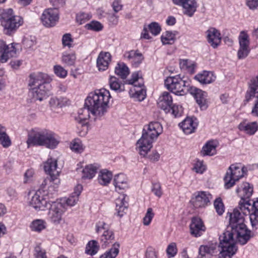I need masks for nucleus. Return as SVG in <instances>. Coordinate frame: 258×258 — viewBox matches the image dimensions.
Here are the masks:
<instances>
[{
    "label": "nucleus",
    "instance_id": "nucleus-15",
    "mask_svg": "<svg viewBox=\"0 0 258 258\" xmlns=\"http://www.w3.org/2000/svg\"><path fill=\"white\" fill-rule=\"evenodd\" d=\"M140 79L138 73H134L132 75V78L126 81L128 84L134 85L135 95L139 101L143 100L146 95V91L144 89V85L142 83H138Z\"/></svg>",
    "mask_w": 258,
    "mask_h": 258
},
{
    "label": "nucleus",
    "instance_id": "nucleus-42",
    "mask_svg": "<svg viewBox=\"0 0 258 258\" xmlns=\"http://www.w3.org/2000/svg\"><path fill=\"white\" fill-rule=\"evenodd\" d=\"M109 86L111 90L121 92L124 90L121 88V84L118 79L114 76H111L109 79Z\"/></svg>",
    "mask_w": 258,
    "mask_h": 258
},
{
    "label": "nucleus",
    "instance_id": "nucleus-63",
    "mask_svg": "<svg viewBox=\"0 0 258 258\" xmlns=\"http://www.w3.org/2000/svg\"><path fill=\"white\" fill-rule=\"evenodd\" d=\"M146 258H157L156 251L152 248H148L146 252Z\"/></svg>",
    "mask_w": 258,
    "mask_h": 258
},
{
    "label": "nucleus",
    "instance_id": "nucleus-19",
    "mask_svg": "<svg viewBox=\"0 0 258 258\" xmlns=\"http://www.w3.org/2000/svg\"><path fill=\"white\" fill-rule=\"evenodd\" d=\"M207 38L208 43L214 48H217L221 41V34L216 28H210L207 31Z\"/></svg>",
    "mask_w": 258,
    "mask_h": 258
},
{
    "label": "nucleus",
    "instance_id": "nucleus-14",
    "mask_svg": "<svg viewBox=\"0 0 258 258\" xmlns=\"http://www.w3.org/2000/svg\"><path fill=\"white\" fill-rule=\"evenodd\" d=\"M58 19V12L56 9H46L41 17V22L46 27H51L55 26Z\"/></svg>",
    "mask_w": 258,
    "mask_h": 258
},
{
    "label": "nucleus",
    "instance_id": "nucleus-26",
    "mask_svg": "<svg viewBox=\"0 0 258 258\" xmlns=\"http://www.w3.org/2000/svg\"><path fill=\"white\" fill-rule=\"evenodd\" d=\"M125 196L123 195L119 196L115 200V211L117 216L122 217L127 210L128 203L125 201Z\"/></svg>",
    "mask_w": 258,
    "mask_h": 258
},
{
    "label": "nucleus",
    "instance_id": "nucleus-57",
    "mask_svg": "<svg viewBox=\"0 0 258 258\" xmlns=\"http://www.w3.org/2000/svg\"><path fill=\"white\" fill-rule=\"evenodd\" d=\"M152 191L155 195L160 197L162 195L161 185L159 183H155L152 185Z\"/></svg>",
    "mask_w": 258,
    "mask_h": 258
},
{
    "label": "nucleus",
    "instance_id": "nucleus-5",
    "mask_svg": "<svg viewBox=\"0 0 258 258\" xmlns=\"http://www.w3.org/2000/svg\"><path fill=\"white\" fill-rule=\"evenodd\" d=\"M161 124L157 121L151 122L144 126L142 137L137 142V147L141 155L145 156L152 147L153 142L162 133Z\"/></svg>",
    "mask_w": 258,
    "mask_h": 258
},
{
    "label": "nucleus",
    "instance_id": "nucleus-59",
    "mask_svg": "<svg viewBox=\"0 0 258 258\" xmlns=\"http://www.w3.org/2000/svg\"><path fill=\"white\" fill-rule=\"evenodd\" d=\"M34 171L33 169H30L27 170L24 174V183H27L31 180L34 175Z\"/></svg>",
    "mask_w": 258,
    "mask_h": 258
},
{
    "label": "nucleus",
    "instance_id": "nucleus-21",
    "mask_svg": "<svg viewBox=\"0 0 258 258\" xmlns=\"http://www.w3.org/2000/svg\"><path fill=\"white\" fill-rule=\"evenodd\" d=\"M111 60V55L108 52L101 51L97 59V66L100 71L106 70Z\"/></svg>",
    "mask_w": 258,
    "mask_h": 258
},
{
    "label": "nucleus",
    "instance_id": "nucleus-55",
    "mask_svg": "<svg viewBox=\"0 0 258 258\" xmlns=\"http://www.w3.org/2000/svg\"><path fill=\"white\" fill-rule=\"evenodd\" d=\"M34 255L35 258H47L45 250L39 246L35 248Z\"/></svg>",
    "mask_w": 258,
    "mask_h": 258
},
{
    "label": "nucleus",
    "instance_id": "nucleus-58",
    "mask_svg": "<svg viewBox=\"0 0 258 258\" xmlns=\"http://www.w3.org/2000/svg\"><path fill=\"white\" fill-rule=\"evenodd\" d=\"M96 230L97 233L101 232L102 231L109 230V226L103 221H99L96 224Z\"/></svg>",
    "mask_w": 258,
    "mask_h": 258
},
{
    "label": "nucleus",
    "instance_id": "nucleus-22",
    "mask_svg": "<svg viewBox=\"0 0 258 258\" xmlns=\"http://www.w3.org/2000/svg\"><path fill=\"white\" fill-rule=\"evenodd\" d=\"M191 234L195 237L200 236L205 230V227L201 218L194 217L190 225Z\"/></svg>",
    "mask_w": 258,
    "mask_h": 258
},
{
    "label": "nucleus",
    "instance_id": "nucleus-28",
    "mask_svg": "<svg viewBox=\"0 0 258 258\" xmlns=\"http://www.w3.org/2000/svg\"><path fill=\"white\" fill-rule=\"evenodd\" d=\"M195 79L203 84H210L216 79V76L212 72L204 71L194 77Z\"/></svg>",
    "mask_w": 258,
    "mask_h": 258
},
{
    "label": "nucleus",
    "instance_id": "nucleus-39",
    "mask_svg": "<svg viewBox=\"0 0 258 258\" xmlns=\"http://www.w3.org/2000/svg\"><path fill=\"white\" fill-rule=\"evenodd\" d=\"M76 60V56L75 53L64 52L61 57V61L68 66H74Z\"/></svg>",
    "mask_w": 258,
    "mask_h": 258
},
{
    "label": "nucleus",
    "instance_id": "nucleus-25",
    "mask_svg": "<svg viewBox=\"0 0 258 258\" xmlns=\"http://www.w3.org/2000/svg\"><path fill=\"white\" fill-rule=\"evenodd\" d=\"M124 57L126 58L135 67H138L144 59V56L142 53L138 50H131L124 54Z\"/></svg>",
    "mask_w": 258,
    "mask_h": 258
},
{
    "label": "nucleus",
    "instance_id": "nucleus-3",
    "mask_svg": "<svg viewBox=\"0 0 258 258\" xmlns=\"http://www.w3.org/2000/svg\"><path fill=\"white\" fill-rule=\"evenodd\" d=\"M57 190L38 189L28 201L29 205L37 211L48 210V219L55 225L60 223L62 215L66 211L64 204L54 201Z\"/></svg>",
    "mask_w": 258,
    "mask_h": 258
},
{
    "label": "nucleus",
    "instance_id": "nucleus-44",
    "mask_svg": "<svg viewBox=\"0 0 258 258\" xmlns=\"http://www.w3.org/2000/svg\"><path fill=\"white\" fill-rule=\"evenodd\" d=\"M11 140L7 132L0 135V144L5 148H7L11 145Z\"/></svg>",
    "mask_w": 258,
    "mask_h": 258
},
{
    "label": "nucleus",
    "instance_id": "nucleus-30",
    "mask_svg": "<svg viewBox=\"0 0 258 258\" xmlns=\"http://www.w3.org/2000/svg\"><path fill=\"white\" fill-rule=\"evenodd\" d=\"M217 143L216 141L211 140L207 142L203 147L201 151L202 156H213L216 154Z\"/></svg>",
    "mask_w": 258,
    "mask_h": 258
},
{
    "label": "nucleus",
    "instance_id": "nucleus-56",
    "mask_svg": "<svg viewBox=\"0 0 258 258\" xmlns=\"http://www.w3.org/2000/svg\"><path fill=\"white\" fill-rule=\"evenodd\" d=\"M170 109L172 110V114L175 116L178 117L181 115L183 113L182 107L180 105H171Z\"/></svg>",
    "mask_w": 258,
    "mask_h": 258
},
{
    "label": "nucleus",
    "instance_id": "nucleus-48",
    "mask_svg": "<svg viewBox=\"0 0 258 258\" xmlns=\"http://www.w3.org/2000/svg\"><path fill=\"white\" fill-rule=\"evenodd\" d=\"M70 148L73 151L81 153L84 151L82 143L79 140H74L71 144Z\"/></svg>",
    "mask_w": 258,
    "mask_h": 258
},
{
    "label": "nucleus",
    "instance_id": "nucleus-38",
    "mask_svg": "<svg viewBox=\"0 0 258 258\" xmlns=\"http://www.w3.org/2000/svg\"><path fill=\"white\" fill-rule=\"evenodd\" d=\"M179 66L181 69L184 70L190 74L195 73L196 64L192 61L188 59L181 60L179 62Z\"/></svg>",
    "mask_w": 258,
    "mask_h": 258
},
{
    "label": "nucleus",
    "instance_id": "nucleus-1",
    "mask_svg": "<svg viewBox=\"0 0 258 258\" xmlns=\"http://www.w3.org/2000/svg\"><path fill=\"white\" fill-rule=\"evenodd\" d=\"M229 214V226L219 238V246L221 248L219 258H231L236 253L237 248L234 237L241 245L246 244L251 237V231L244 223L243 214L236 209Z\"/></svg>",
    "mask_w": 258,
    "mask_h": 258
},
{
    "label": "nucleus",
    "instance_id": "nucleus-36",
    "mask_svg": "<svg viewBox=\"0 0 258 258\" xmlns=\"http://www.w3.org/2000/svg\"><path fill=\"white\" fill-rule=\"evenodd\" d=\"M97 168L94 165L86 166L82 171L83 178H92L97 172Z\"/></svg>",
    "mask_w": 258,
    "mask_h": 258
},
{
    "label": "nucleus",
    "instance_id": "nucleus-12",
    "mask_svg": "<svg viewBox=\"0 0 258 258\" xmlns=\"http://www.w3.org/2000/svg\"><path fill=\"white\" fill-rule=\"evenodd\" d=\"M18 44L12 43L7 44L5 41L0 40V61L2 63L7 62L10 58L17 55Z\"/></svg>",
    "mask_w": 258,
    "mask_h": 258
},
{
    "label": "nucleus",
    "instance_id": "nucleus-45",
    "mask_svg": "<svg viewBox=\"0 0 258 258\" xmlns=\"http://www.w3.org/2000/svg\"><path fill=\"white\" fill-rule=\"evenodd\" d=\"M148 28L150 32L154 36L158 35L161 31V28L160 25L155 22L151 23L148 25Z\"/></svg>",
    "mask_w": 258,
    "mask_h": 258
},
{
    "label": "nucleus",
    "instance_id": "nucleus-64",
    "mask_svg": "<svg viewBox=\"0 0 258 258\" xmlns=\"http://www.w3.org/2000/svg\"><path fill=\"white\" fill-rule=\"evenodd\" d=\"M7 194L9 196L11 200L16 198L17 196V194L15 189L11 187H9L7 189Z\"/></svg>",
    "mask_w": 258,
    "mask_h": 258
},
{
    "label": "nucleus",
    "instance_id": "nucleus-40",
    "mask_svg": "<svg viewBox=\"0 0 258 258\" xmlns=\"http://www.w3.org/2000/svg\"><path fill=\"white\" fill-rule=\"evenodd\" d=\"M119 244L114 243L112 247L103 254L100 256V258H115L119 253Z\"/></svg>",
    "mask_w": 258,
    "mask_h": 258
},
{
    "label": "nucleus",
    "instance_id": "nucleus-27",
    "mask_svg": "<svg viewBox=\"0 0 258 258\" xmlns=\"http://www.w3.org/2000/svg\"><path fill=\"white\" fill-rule=\"evenodd\" d=\"M179 126L185 134H190L195 132L198 124L193 118L187 117L179 124Z\"/></svg>",
    "mask_w": 258,
    "mask_h": 258
},
{
    "label": "nucleus",
    "instance_id": "nucleus-6",
    "mask_svg": "<svg viewBox=\"0 0 258 258\" xmlns=\"http://www.w3.org/2000/svg\"><path fill=\"white\" fill-rule=\"evenodd\" d=\"M59 137L51 131L43 130L33 131L28 136L27 143L31 145L44 146L50 149L55 148L59 142Z\"/></svg>",
    "mask_w": 258,
    "mask_h": 258
},
{
    "label": "nucleus",
    "instance_id": "nucleus-11",
    "mask_svg": "<svg viewBox=\"0 0 258 258\" xmlns=\"http://www.w3.org/2000/svg\"><path fill=\"white\" fill-rule=\"evenodd\" d=\"M236 192L241 198L238 207L241 212H244L250 206L249 198L253 193V186L248 182H244L237 188Z\"/></svg>",
    "mask_w": 258,
    "mask_h": 258
},
{
    "label": "nucleus",
    "instance_id": "nucleus-37",
    "mask_svg": "<svg viewBox=\"0 0 258 258\" xmlns=\"http://www.w3.org/2000/svg\"><path fill=\"white\" fill-rule=\"evenodd\" d=\"M99 249V245L96 240H92L88 242L87 243L85 252L90 255H95Z\"/></svg>",
    "mask_w": 258,
    "mask_h": 258
},
{
    "label": "nucleus",
    "instance_id": "nucleus-61",
    "mask_svg": "<svg viewBox=\"0 0 258 258\" xmlns=\"http://www.w3.org/2000/svg\"><path fill=\"white\" fill-rule=\"evenodd\" d=\"M112 8L114 11L117 13L122 8V5L120 0H115L112 3Z\"/></svg>",
    "mask_w": 258,
    "mask_h": 258
},
{
    "label": "nucleus",
    "instance_id": "nucleus-60",
    "mask_svg": "<svg viewBox=\"0 0 258 258\" xmlns=\"http://www.w3.org/2000/svg\"><path fill=\"white\" fill-rule=\"evenodd\" d=\"M246 4L250 10H255L258 7V0H246Z\"/></svg>",
    "mask_w": 258,
    "mask_h": 258
},
{
    "label": "nucleus",
    "instance_id": "nucleus-16",
    "mask_svg": "<svg viewBox=\"0 0 258 258\" xmlns=\"http://www.w3.org/2000/svg\"><path fill=\"white\" fill-rule=\"evenodd\" d=\"M212 198V195L208 192L197 191L194 195L191 202L196 208H204L208 205Z\"/></svg>",
    "mask_w": 258,
    "mask_h": 258
},
{
    "label": "nucleus",
    "instance_id": "nucleus-46",
    "mask_svg": "<svg viewBox=\"0 0 258 258\" xmlns=\"http://www.w3.org/2000/svg\"><path fill=\"white\" fill-rule=\"evenodd\" d=\"M154 216V213L153 211V209L151 208H149L147 209L145 216L143 218V224L145 226H148L150 225Z\"/></svg>",
    "mask_w": 258,
    "mask_h": 258
},
{
    "label": "nucleus",
    "instance_id": "nucleus-41",
    "mask_svg": "<svg viewBox=\"0 0 258 258\" xmlns=\"http://www.w3.org/2000/svg\"><path fill=\"white\" fill-rule=\"evenodd\" d=\"M175 35L171 31H166L161 37V40L163 44H171L173 43Z\"/></svg>",
    "mask_w": 258,
    "mask_h": 258
},
{
    "label": "nucleus",
    "instance_id": "nucleus-23",
    "mask_svg": "<svg viewBox=\"0 0 258 258\" xmlns=\"http://www.w3.org/2000/svg\"><path fill=\"white\" fill-rule=\"evenodd\" d=\"M172 101L170 94L167 92H164L159 98L158 107L165 111H168L172 104Z\"/></svg>",
    "mask_w": 258,
    "mask_h": 258
},
{
    "label": "nucleus",
    "instance_id": "nucleus-24",
    "mask_svg": "<svg viewBox=\"0 0 258 258\" xmlns=\"http://www.w3.org/2000/svg\"><path fill=\"white\" fill-rule=\"evenodd\" d=\"M113 185L116 191L122 192L123 190L128 188V183L125 175L122 173L116 175L113 179Z\"/></svg>",
    "mask_w": 258,
    "mask_h": 258
},
{
    "label": "nucleus",
    "instance_id": "nucleus-35",
    "mask_svg": "<svg viewBox=\"0 0 258 258\" xmlns=\"http://www.w3.org/2000/svg\"><path fill=\"white\" fill-rule=\"evenodd\" d=\"M115 73L121 78L125 79L129 75L130 71L128 67L123 62L118 63L115 68Z\"/></svg>",
    "mask_w": 258,
    "mask_h": 258
},
{
    "label": "nucleus",
    "instance_id": "nucleus-52",
    "mask_svg": "<svg viewBox=\"0 0 258 258\" xmlns=\"http://www.w3.org/2000/svg\"><path fill=\"white\" fill-rule=\"evenodd\" d=\"M193 170L197 173H203L206 170V167L203 164V161L198 160L195 164Z\"/></svg>",
    "mask_w": 258,
    "mask_h": 258
},
{
    "label": "nucleus",
    "instance_id": "nucleus-9",
    "mask_svg": "<svg viewBox=\"0 0 258 258\" xmlns=\"http://www.w3.org/2000/svg\"><path fill=\"white\" fill-rule=\"evenodd\" d=\"M166 88L177 95H184L188 92L189 84L180 75L169 76L164 81Z\"/></svg>",
    "mask_w": 258,
    "mask_h": 258
},
{
    "label": "nucleus",
    "instance_id": "nucleus-49",
    "mask_svg": "<svg viewBox=\"0 0 258 258\" xmlns=\"http://www.w3.org/2000/svg\"><path fill=\"white\" fill-rule=\"evenodd\" d=\"M54 72L57 76L61 78L66 77L68 72L60 65H55L53 67Z\"/></svg>",
    "mask_w": 258,
    "mask_h": 258
},
{
    "label": "nucleus",
    "instance_id": "nucleus-31",
    "mask_svg": "<svg viewBox=\"0 0 258 258\" xmlns=\"http://www.w3.org/2000/svg\"><path fill=\"white\" fill-rule=\"evenodd\" d=\"M82 186L80 184H78L75 187L74 192L65 200L66 204L70 206H74L79 201V196L82 192Z\"/></svg>",
    "mask_w": 258,
    "mask_h": 258
},
{
    "label": "nucleus",
    "instance_id": "nucleus-50",
    "mask_svg": "<svg viewBox=\"0 0 258 258\" xmlns=\"http://www.w3.org/2000/svg\"><path fill=\"white\" fill-rule=\"evenodd\" d=\"M215 209L218 215H221L224 212V206L221 198L215 200L214 203Z\"/></svg>",
    "mask_w": 258,
    "mask_h": 258
},
{
    "label": "nucleus",
    "instance_id": "nucleus-43",
    "mask_svg": "<svg viewBox=\"0 0 258 258\" xmlns=\"http://www.w3.org/2000/svg\"><path fill=\"white\" fill-rule=\"evenodd\" d=\"M46 228V222L41 219H37L33 221L31 225L32 231L40 232Z\"/></svg>",
    "mask_w": 258,
    "mask_h": 258
},
{
    "label": "nucleus",
    "instance_id": "nucleus-2",
    "mask_svg": "<svg viewBox=\"0 0 258 258\" xmlns=\"http://www.w3.org/2000/svg\"><path fill=\"white\" fill-rule=\"evenodd\" d=\"M110 98L109 91L105 89L90 93L85 99L84 108L79 111V123L87 128L88 118L96 120L104 118L109 108Z\"/></svg>",
    "mask_w": 258,
    "mask_h": 258
},
{
    "label": "nucleus",
    "instance_id": "nucleus-51",
    "mask_svg": "<svg viewBox=\"0 0 258 258\" xmlns=\"http://www.w3.org/2000/svg\"><path fill=\"white\" fill-rule=\"evenodd\" d=\"M166 252L168 257H174L177 252L176 243L172 242L169 244L166 249Z\"/></svg>",
    "mask_w": 258,
    "mask_h": 258
},
{
    "label": "nucleus",
    "instance_id": "nucleus-34",
    "mask_svg": "<svg viewBox=\"0 0 258 258\" xmlns=\"http://www.w3.org/2000/svg\"><path fill=\"white\" fill-rule=\"evenodd\" d=\"M215 250L214 246L201 245L199 248L198 258H208L213 254Z\"/></svg>",
    "mask_w": 258,
    "mask_h": 258
},
{
    "label": "nucleus",
    "instance_id": "nucleus-18",
    "mask_svg": "<svg viewBox=\"0 0 258 258\" xmlns=\"http://www.w3.org/2000/svg\"><path fill=\"white\" fill-rule=\"evenodd\" d=\"M188 92L196 100L197 103L202 109H206L207 107V93L195 87H190Z\"/></svg>",
    "mask_w": 258,
    "mask_h": 258
},
{
    "label": "nucleus",
    "instance_id": "nucleus-29",
    "mask_svg": "<svg viewBox=\"0 0 258 258\" xmlns=\"http://www.w3.org/2000/svg\"><path fill=\"white\" fill-rule=\"evenodd\" d=\"M238 128L247 134L252 135L257 131L258 124L255 121L248 122L244 120L239 124Z\"/></svg>",
    "mask_w": 258,
    "mask_h": 258
},
{
    "label": "nucleus",
    "instance_id": "nucleus-13",
    "mask_svg": "<svg viewBox=\"0 0 258 258\" xmlns=\"http://www.w3.org/2000/svg\"><path fill=\"white\" fill-rule=\"evenodd\" d=\"M238 40L239 48L237 51V57L239 59H242L248 56L250 51L249 36L245 31L240 32Z\"/></svg>",
    "mask_w": 258,
    "mask_h": 258
},
{
    "label": "nucleus",
    "instance_id": "nucleus-20",
    "mask_svg": "<svg viewBox=\"0 0 258 258\" xmlns=\"http://www.w3.org/2000/svg\"><path fill=\"white\" fill-rule=\"evenodd\" d=\"M242 212L244 215H249L252 227L256 226L258 224V198L253 202L252 206L250 205L247 209Z\"/></svg>",
    "mask_w": 258,
    "mask_h": 258
},
{
    "label": "nucleus",
    "instance_id": "nucleus-10",
    "mask_svg": "<svg viewBox=\"0 0 258 258\" xmlns=\"http://www.w3.org/2000/svg\"><path fill=\"white\" fill-rule=\"evenodd\" d=\"M245 168L237 164H232L228 168L224 178V186L227 189L232 187L235 182L244 176Z\"/></svg>",
    "mask_w": 258,
    "mask_h": 258
},
{
    "label": "nucleus",
    "instance_id": "nucleus-54",
    "mask_svg": "<svg viewBox=\"0 0 258 258\" xmlns=\"http://www.w3.org/2000/svg\"><path fill=\"white\" fill-rule=\"evenodd\" d=\"M49 104L52 107H61L64 105L62 98L56 97L51 98L49 101Z\"/></svg>",
    "mask_w": 258,
    "mask_h": 258
},
{
    "label": "nucleus",
    "instance_id": "nucleus-53",
    "mask_svg": "<svg viewBox=\"0 0 258 258\" xmlns=\"http://www.w3.org/2000/svg\"><path fill=\"white\" fill-rule=\"evenodd\" d=\"M73 39L71 35L69 33L65 34L62 38V43L64 46H68L69 48L72 46Z\"/></svg>",
    "mask_w": 258,
    "mask_h": 258
},
{
    "label": "nucleus",
    "instance_id": "nucleus-62",
    "mask_svg": "<svg viewBox=\"0 0 258 258\" xmlns=\"http://www.w3.org/2000/svg\"><path fill=\"white\" fill-rule=\"evenodd\" d=\"M76 19L80 24H82L88 19V15L84 13L79 14L77 15Z\"/></svg>",
    "mask_w": 258,
    "mask_h": 258
},
{
    "label": "nucleus",
    "instance_id": "nucleus-4",
    "mask_svg": "<svg viewBox=\"0 0 258 258\" xmlns=\"http://www.w3.org/2000/svg\"><path fill=\"white\" fill-rule=\"evenodd\" d=\"M29 78V92L33 99L41 101L46 98L51 90V79L47 75L42 73L32 74Z\"/></svg>",
    "mask_w": 258,
    "mask_h": 258
},
{
    "label": "nucleus",
    "instance_id": "nucleus-47",
    "mask_svg": "<svg viewBox=\"0 0 258 258\" xmlns=\"http://www.w3.org/2000/svg\"><path fill=\"white\" fill-rule=\"evenodd\" d=\"M85 28L88 30H91L95 31H99L103 28L102 25L97 21H92L91 23L87 24Z\"/></svg>",
    "mask_w": 258,
    "mask_h": 258
},
{
    "label": "nucleus",
    "instance_id": "nucleus-33",
    "mask_svg": "<svg viewBox=\"0 0 258 258\" xmlns=\"http://www.w3.org/2000/svg\"><path fill=\"white\" fill-rule=\"evenodd\" d=\"M114 239L113 232L109 229L103 231L101 236L100 241L102 243V246L106 247L110 243H111Z\"/></svg>",
    "mask_w": 258,
    "mask_h": 258
},
{
    "label": "nucleus",
    "instance_id": "nucleus-7",
    "mask_svg": "<svg viewBox=\"0 0 258 258\" xmlns=\"http://www.w3.org/2000/svg\"><path fill=\"white\" fill-rule=\"evenodd\" d=\"M44 169L45 172L50 175V177L44 179L39 189L57 190L60 182L58 178L60 169L57 167V160L51 158L48 159L44 163Z\"/></svg>",
    "mask_w": 258,
    "mask_h": 258
},
{
    "label": "nucleus",
    "instance_id": "nucleus-32",
    "mask_svg": "<svg viewBox=\"0 0 258 258\" xmlns=\"http://www.w3.org/2000/svg\"><path fill=\"white\" fill-rule=\"evenodd\" d=\"M112 178V174L110 171L104 169L101 170L98 175L99 183L102 185H107L110 183Z\"/></svg>",
    "mask_w": 258,
    "mask_h": 258
},
{
    "label": "nucleus",
    "instance_id": "nucleus-17",
    "mask_svg": "<svg viewBox=\"0 0 258 258\" xmlns=\"http://www.w3.org/2000/svg\"><path fill=\"white\" fill-rule=\"evenodd\" d=\"M174 4L181 6L183 13L189 17H192L197 8V4L195 0H172Z\"/></svg>",
    "mask_w": 258,
    "mask_h": 258
},
{
    "label": "nucleus",
    "instance_id": "nucleus-8",
    "mask_svg": "<svg viewBox=\"0 0 258 258\" xmlns=\"http://www.w3.org/2000/svg\"><path fill=\"white\" fill-rule=\"evenodd\" d=\"M0 21L8 32L16 30L23 23V18L15 15L12 9L0 10Z\"/></svg>",
    "mask_w": 258,
    "mask_h": 258
}]
</instances>
